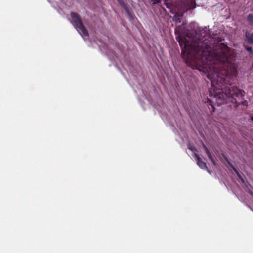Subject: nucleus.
Instances as JSON below:
<instances>
[{"instance_id": "nucleus-1", "label": "nucleus", "mask_w": 253, "mask_h": 253, "mask_svg": "<svg viewBox=\"0 0 253 253\" xmlns=\"http://www.w3.org/2000/svg\"><path fill=\"white\" fill-rule=\"evenodd\" d=\"M176 39L181 48L182 57L186 64L193 69H197L205 73L210 80L211 87L209 94L210 96L212 98L211 99H208L207 103L211 106L213 111H214L215 104L220 106L227 100L237 103L235 97L243 96L244 91L237 88H233L231 90L229 86L225 87L223 90V85L229 84V79L214 65L211 62L212 60L207 57V55L209 56V51H201L188 35L184 37L178 36Z\"/></svg>"}, {"instance_id": "nucleus-3", "label": "nucleus", "mask_w": 253, "mask_h": 253, "mask_svg": "<svg viewBox=\"0 0 253 253\" xmlns=\"http://www.w3.org/2000/svg\"><path fill=\"white\" fill-rule=\"evenodd\" d=\"M71 19L70 20L73 25L78 31V32L81 35V36L84 40L86 39L88 37V31L83 25L81 21V20L80 18L78 17V15L76 13L72 12L71 13Z\"/></svg>"}, {"instance_id": "nucleus-8", "label": "nucleus", "mask_w": 253, "mask_h": 253, "mask_svg": "<svg viewBox=\"0 0 253 253\" xmlns=\"http://www.w3.org/2000/svg\"><path fill=\"white\" fill-rule=\"evenodd\" d=\"M246 50L249 52L252 53V48L251 47H247L246 48Z\"/></svg>"}, {"instance_id": "nucleus-4", "label": "nucleus", "mask_w": 253, "mask_h": 253, "mask_svg": "<svg viewBox=\"0 0 253 253\" xmlns=\"http://www.w3.org/2000/svg\"><path fill=\"white\" fill-rule=\"evenodd\" d=\"M189 149H190L192 151H193L194 154V156L196 158V160H197V165L199 166V167L200 168H201V169H206L207 168V167H206V165L205 164V163H204V162H203L201 159L200 158L199 156H198V155L197 154H196L194 151V150L191 148V147H188Z\"/></svg>"}, {"instance_id": "nucleus-10", "label": "nucleus", "mask_w": 253, "mask_h": 253, "mask_svg": "<svg viewBox=\"0 0 253 253\" xmlns=\"http://www.w3.org/2000/svg\"><path fill=\"white\" fill-rule=\"evenodd\" d=\"M251 120L253 121V116L251 118Z\"/></svg>"}, {"instance_id": "nucleus-7", "label": "nucleus", "mask_w": 253, "mask_h": 253, "mask_svg": "<svg viewBox=\"0 0 253 253\" xmlns=\"http://www.w3.org/2000/svg\"><path fill=\"white\" fill-rule=\"evenodd\" d=\"M234 171H235V172L236 173V174H237L238 176L239 177V178L240 179L241 181L244 183V180L241 178L240 175L239 174V173H238V172L236 170V169L235 168H234Z\"/></svg>"}, {"instance_id": "nucleus-2", "label": "nucleus", "mask_w": 253, "mask_h": 253, "mask_svg": "<svg viewBox=\"0 0 253 253\" xmlns=\"http://www.w3.org/2000/svg\"><path fill=\"white\" fill-rule=\"evenodd\" d=\"M208 29L205 27L201 31L202 38L197 40V37H191V41L196 46L201 50L209 51V56L207 57L211 60L212 63L217 67L223 68L220 69V72H222L229 79L231 76L236 74V68L232 65L229 58V50L228 47L222 43L211 42L213 38L206 33ZM215 42V41H214Z\"/></svg>"}, {"instance_id": "nucleus-5", "label": "nucleus", "mask_w": 253, "mask_h": 253, "mask_svg": "<svg viewBox=\"0 0 253 253\" xmlns=\"http://www.w3.org/2000/svg\"><path fill=\"white\" fill-rule=\"evenodd\" d=\"M204 148H205V151H206L209 158L211 160V161L212 162L213 164L214 165H215V162L214 160H213L211 154L210 153V152L208 151V150L207 149V148L206 147H204Z\"/></svg>"}, {"instance_id": "nucleus-9", "label": "nucleus", "mask_w": 253, "mask_h": 253, "mask_svg": "<svg viewBox=\"0 0 253 253\" xmlns=\"http://www.w3.org/2000/svg\"><path fill=\"white\" fill-rule=\"evenodd\" d=\"M117 1H118L119 3H121V2H122V0H117Z\"/></svg>"}, {"instance_id": "nucleus-6", "label": "nucleus", "mask_w": 253, "mask_h": 253, "mask_svg": "<svg viewBox=\"0 0 253 253\" xmlns=\"http://www.w3.org/2000/svg\"><path fill=\"white\" fill-rule=\"evenodd\" d=\"M247 20L250 22L253 23V15L249 14L247 17Z\"/></svg>"}]
</instances>
